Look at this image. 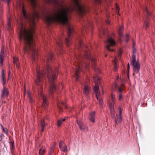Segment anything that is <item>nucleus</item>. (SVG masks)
Instances as JSON below:
<instances>
[{
    "mask_svg": "<svg viewBox=\"0 0 155 155\" xmlns=\"http://www.w3.org/2000/svg\"><path fill=\"white\" fill-rule=\"evenodd\" d=\"M2 81L3 85H4L6 83L5 78V74L4 71L2 70Z\"/></svg>",
    "mask_w": 155,
    "mask_h": 155,
    "instance_id": "nucleus-17",
    "label": "nucleus"
},
{
    "mask_svg": "<svg viewBox=\"0 0 155 155\" xmlns=\"http://www.w3.org/2000/svg\"><path fill=\"white\" fill-rule=\"evenodd\" d=\"M93 78H94V81L95 84V85L94 88V91L95 93L97 98L98 100V96H100V93L99 91V88L98 84H100L101 79L97 75H96V76H94Z\"/></svg>",
    "mask_w": 155,
    "mask_h": 155,
    "instance_id": "nucleus-4",
    "label": "nucleus"
},
{
    "mask_svg": "<svg viewBox=\"0 0 155 155\" xmlns=\"http://www.w3.org/2000/svg\"><path fill=\"white\" fill-rule=\"evenodd\" d=\"M3 52L2 51V53L0 54V65L1 67L2 66L3 59L4 58V54H3Z\"/></svg>",
    "mask_w": 155,
    "mask_h": 155,
    "instance_id": "nucleus-20",
    "label": "nucleus"
},
{
    "mask_svg": "<svg viewBox=\"0 0 155 155\" xmlns=\"http://www.w3.org/2000/svg\"><path fill=\"white\" fill-rule=\"evenodd\" d=\"M119 7H118V6L117 5L116 6V11H117V12L118 13V14H119Z\"/></svg>",
    "mask_w": 155,
    "mask_h": 155,
    "instance_id": "nucleus-34",
    "label": "nucleus"
},
{
    "mask_svg": "<svg viewBox=\"0 0 155 155\" xmlns=\"http://www.w3.org/2000/svg\"><path fill=\"white\" fill-rule=\"evenodd\" d=\"M56 143H54V144L53 146L52 147H51V148H50V151H49V154H50L49 155H51L50 154H52L53 152H54L53 148L54 147V146L56 145Z\"/></svg>",
    "mask_w": 155,
    "mask_h": 155,
    "instance_id": "nucleus-26",
    "label": "nucleus"
},
{
    "mask_svg": "<svg viewBox=\"0 0 155 155\" xmlns=\"http://www.w3.org/2000/svg\"><path fill=\"white\" fill-rule=\"evenodd\" d=\"M97 3H100L101 2V0H95Z\"/></svg>",
    "mask_w": 155,
    "mask_h": 155,
    "instance_id": "nucleus-39",
    "label": "nucleus"
},
{
    "mask_svg": "<svg viewBox=\"0 0 155 155\" xmlns=\"http://www.w3.org/2000/svg\"><path fill=\"white\" fill-rule=\"evenodd\" d=\"M59 147L64 152L67 150V146L64 145L63 142H61L60 143Z\"/></svg>",
    "mask_w": 155,
    "mask_h": 155,
    "instance_id": "nucleus-13",
    "label": "nucleus"
},
{
    "mask_svg": "<svg viewBox=\"0 0 155 155\" xmlns=\"http://www.w3.org/2000/svg\"><path fill=\"white\" fill-rule=\"evenodd\" d=\"M90 89V87L87 85H85L84 89V93L87 95L89 94Z\"/></svg>",
    "mask_w": 155,
    "mask_h": 155,
    "instance_id": "nucleus-15",
    "label": "nucleus"
},
{
    "mask_svg": "<svg viewBox=\"0 0 155 155\" xmlns=\"http://www.w3.org/2000/svg\"><path fill=\"white\" fill-rule=\"evenodd\" d=\"M95 69H97V70H96L97 71H99V69L97 67H95Z\"/></svg>",
    "mask_w": 155,
    "mask_h": 155,
    "instance_id": "nucleus-41",
    "label": "nucleus"
},
{
    "mask_svg": "<svg viewBox=\"0 0 155 155\" xmlns=\"http://www.w3.org/2000/svg\"><path fill=\"white\" fill-rule=\"evenodd\" d=\"M129 36L128 35H126L125 36L126 37V41L127 42L128 41V38Z\"/></svg>",
    "mask_w": 155,
    "mask_h": 155,
    "instance_id": "nucleus-31",
    "label": "nucleus"
},
{
    "mask_svg": "<svg viewBox=\"0 0 155 155\" xmlns=\"http://www.w3.org/2000/svg\"><path fill=\"white\" fill-rule=\"evenodd\" d=\"M46 72L45 75L48 77L49 82L51 83L50 92L52 93L55 89V86L54 83V81L57 78V74L58 71V67L53 69L52 68L51 65L47 64Z\"/></svg>",
    "mask_w": 155,
    "mask_h": 155,
    "instance_id": "nucleus-1",
    "label": "nucleus"
},
{
    "mask_svg": "<svg viewBox=\"0 0 155 155\" xmlns=\"http://www.w3.org/2000/svg\"><path fill=\"white\" fill-rule=\"evenodd\" d=\"M36 71L37 79L35 81V82L37 85H40L38 88V95L42 97L43 100V103L42 104V107H45L47 104L46 102L47 98L43 96L42 94V87L41 85V79L43 76V73L40 70L39 67L37 68Z\"/></svg>",
    "mask_w": 155,
    "mask_h": 155,
    "instance_id": "nucleus-2",
    "label": "nucleus"
},
{
    "mask_svg": "<svg viewBox=\"0 0 155 155\" xmlns=\"http://www.w3.org/2000/svg\"><path fill=\"white\" fill-rule=\"evenodd\" d=\"M77 122L81 131L84 132H86L87 131L88 128V127L82 121L80 120L78 121V120H77Z\"/></svg>",
    "mask_w": 155,
    "mask_h": 155,
    "instance_id": "nucleus-9",
    "label": "nucleus"
},
{
    "mask_svg": "<svg viewBox=\"0 0 155 155\" xmlns=\"http://www.w3.org/2000/svg\"><path fill=\"white\" fill-rule=\"evenodd\" d=\"M81 41H80V46H81Z\"/></svg>",
    "mask_w": 155,
    "mask_h": 155,
    "instance_id": "nucleus-43",
    "label": "nucleus"
},
{
    "mask_svg": "<svg viewBox=\"0 0 155 155\" xmlns=\"http://www.w3.org/2000/svg\"><path fill=\"white\" fill-rule=\"evenodd\" d=\"M44 127H41V131L43 132L44 131Z\"/></svg>",
    "mask_w": 155,
    "mask_h": 155,
    "instance_id": "nucleus-42",
    "label": "nucleus"
},
{
    "mask_svg": "<svg viewBox=\"0 0 155 155\" xmlns=\"http://www.w3.org/2000/svg\"><path fill=\"white\" fill-rule=\"evenodd\" d=\"M117 60L116 57H115L114 58V60L113 61V63L114 64V71H117L118 70V65H117Z\"/></svg>",
    "mask_w": 155,
    "mask_h": 155,
    "instance_id": "nucleus-16",
    "label": "nucleus"
},
{
    "mask_svg": "<svg viewBox=\"0 0 155 155\" xmlns=\"http://www.w3.org/2000/svg\"><path fill=\"white\" fill-rule=\"evenodd\" d=\"M95 112L94 111L91 112L90 114V120L93 123L95 122Z\"/></svg>",
    "mask_w": 155,
    "mask_h": 155,
    "instance_id": "nucleus-12",
    "label": "nucleus"
},
{
    "mask_svg": "<svg viewBox=\"0 0 155 155\" xmlns=\"http://www.w3.org/2000/svg\"><path fill=\"white\" fill-rule=\"evenodd\" d=\"M148 23H149L147 21H146L144 23V25L145 26V28L146 29L148 27Z\"/></svg>",
    "mask_w": 155,
    "mask_h": 155,
    "instance_id": "nucleus-32",
    "label": "nucleus"
},
{
    "mask_svg": "<svg viewBox=\"0 0 155 155\" xmlns=\"http://www.w3.org/2000/svg\"><path fill=\"white\" fill-rule=\"evenodd\" d=\"M87 48H84V56L85 58L88 59H90L91 60L93 64H94V62L95 61V59L94 58H91L89 55V52L87 50Z\"/></svg>",
    "mask_w": 155,
    "mask_h": 155,
    "instance_id": "nucleus-10",
    "label": "nucleus"
},
{
    "mask_svg": "<svg viewBox=\"0 0 155 155\" xmlns=\"http://www.w3.org/2000/svg\"><path fill=\"white\" fill-rule=\"evenodd\" d=\"M11 25V22H10V20H9V18L8 20V26L9 27ZM8 29H9V28H8Z\"/></svg>",
    "mask_w": 155,
    "mask_h": 155,
    "instance_id": "nucleus-33",
    "label": "nucleus"
},
{
    "mask_svg": "<svg viewBox=\"0 0 155 155\" xmlns=\"http://www.w3.org/2000/svg\"><path fill=\"white\" fill-rule=\"evenodd\" d=\"M118 109L119 110V114L118 115L117 114V118L119 120L120 123H121L122 121V118L121 117L122 110L121 108L120 107H118Z\"/></svg>",
    "mask_w": 155,
    "mask_h": 155,
    "instance_id": "nucleus-18",
    "label": "nucleus"
},
{
    "mask_svg": "<svg viewBox=\"0 0 155 155\" xmlns=\"http://www.w3.org/2000/svg\"><path fill=\"white\" fill-rule=\"evenodd\" d=\"M18 58L17 57H14V63L15 64H17V62L18 61Z\"/></svg>",
    "mask_w": 155,
    "mask_h": 155,
    "instance_id": "nucleus-28",
    "label": "nucleus"
},
{
    "mask_svg": "<svg viewBox=\"0 0 155 155\" xmlns=\"http://www.w3.org/2000/svg\"><path fill=\"white\" fill-rule=\"evenodd\" d=\"M102 91L103 93H104V91L103 90V89L102 88Z\"/></svg>",
    "mask_w": 155,
    "mask_h": 155,
    "instance_id": "nucleus-47",
    "label": "nucleus"
},
{
    "mask_svg": "<svg viewBox=\"0 0 155 155\" xmlns=\"http://www.w3.org/2000/svg\"><path fill=\"white\" fill-rule=\"evenodd\" d=\"M10 72L9 71V73H8V78L9 77V76H10Z\"/></svg>",
    "mask_w": 155,
    "mask_h": 155,
    "instance_id": "nucleus-45",
    "label": "nucleus"
},
{
    "mask_svg": "<svg viewBox=\"0 0 155 155\" xmlns=\"http://www.w3.org/2000/svg\"><path fill=\"white\" fill-rule=\"evenodd\" d=\"M122 51H123L122 49L121 48H120L119 50V53H118V56H120L121 55L122 53Z\"/></svg>",
    "mask_w": 155,
    "mask_h": 155,
    "instance_id": "nucleus-30",
    "label": "nucleus"
},
{
    "mask_svg": "<svg viewBox=\"0 0 155 155\" xmlns=\"http://www.w3.org/2000/svg\"><path fill=\"white\" fill-rule=\"evenodd\" d=\"M117 82L115 81L112 85L111 89V92L113 93L114 92L116 91V90L117 87Z\"/></svg>",
    "mask_w": 155,
    "mask_h": 155,
    "instance_id": "nucleus-14",
    "label": "nucleus"
},
{
    "mask_svg": "<svg viewBox=\"0 0 155 155\" xmlns=\"http://www.w3.org/2000/svg\"><path fill=\"white\" fill-rule=\"evenodd\" d=\"M129 68H130V66H129V64L128 63V67H127V74H128V73H129Z\"/></svg>",
    "mask_w": 155,
    "mask_h": 155,
    "instance_id": "nucleus-37",
    "label": "nucleus"
},
{
    "mask_svg": "<svg viewBox=\"0 0 155 155\" xmlns=\"http://www.w3.org/2000/svg\"><path fill=\"white\" fill-rule=\"evenodd\" d=\"M118 99L119 100L121 101L122 100V94H119Z\"/></svg>",
    "mask_w": 155,
    "mask_h": 155,
    "instance_id": "nucleus-29",
    "label": "nucleus"
},
{
    "mask_svg": "<svg viewBox=\"0 0 155 155\" xmlns=\"http://www.w3.org/2000/svg\"><path fill=\"white\" fill-rule=\"evenodd\" d=\"M45 147H42L41 148L39 151V155H43L45 152Z\"/></svg>",
    "mask_w": 155,
    "mask_h": 155,
    "instance_id": "nucleus-22",
    "label": "nucleus"
},
{
    "mask_svg": "<svg viewBox=\"0 0 155 155\" xmlns=\"http://www.w3.org/2000/svg\"><path fill=\"white\" fill-rule=\"evenodd\" d=\"M93 68L94 69V70H95V69L94 68H93Z\"/></svg>",
    "mask_w": 155,
    "mask_h": 155,
    "instance_id": "nucleus-49",
    "label": "nucleus"
},
{
    "mask_svg": "<svg viewBox=\"0 0 155 155\" xmlns=\"http://www.w3.org/2000/svg\"><path fill=\"white\" fill-rule=\"evenodd\" d=\"M99 101V104L100 105V108L103 107V101L102 99L100 97V96H98V100H97Z\"/></svg>",
    "mask_w": 155,
    "mask_h": 155,
    "instance_id": "nucleus-23",
    "label": "nucleus"
},
{
    "mask_svg": "<svg viewBox=\"0 0 155 155\" xmlns=\"http://www.w3.org/2000/svg\"><path fill=\"white\" fill-rule=\"evenodd\" d=\"M115 122L116 124H117V120H115Z\"/></svg>",
    "mask_w": 155,
    "mask_h": 155,
    "instance_id": "nucleus-48",
    "label": "nucleus"
},
{
    "mask_svg": "<svg viewBox=\"0 0 155 155\" xmlns=\"http://www.w3.org/2000/svg\"><path fill=\"white\" fill-rule=\"evenodd\" d=\"M3 131L4 132V133L7 134V129H4V128H3Z\"/></svg>",
    "mask_w": 155,
    "mask_h": 155,
    "instance_id": "nucleus-38",
    "label": "nucleus"
},
{
    "mask_svg": "<svg viewBox=\"0 0 155 155\" xmlns=\"http://www.w3.org/2000/svg\"><path fill=\"white\" fill-rule=\"evenodd\" d=\"M110 98L112 102L111 103L110 101L108 102V104L110 108L111 114V115L114 117H115V110L114 107V102L116 101L115 94L114 93V92H112L111 94Z\"/></svg>",
    "mask_w": 155,
    "mask_h": 155,
    "instance_id": "nucleus-5",
    "label": "nucleus"
},
{
    "mask_svg": "<svg viewBox=\"0 0 155 155\" xmlns=\"http://www.w3.org/2000/svg\"><path fill=\"white\" fill-rule=\"evenodd\" d=\"M133 75H134V73H133Z\"/></svg>",
    "mask_w": 155,
    "mask_h": 155,
    "instance_id": "nucleus-50",
    "label": "nucleus"
},
{
    "mask_svg": "<svg viewBox=\"0 0 155 155\" xmlns=\"http://www.w3.org/2000/svg\"><path fill=\"white\" fill-rule=\"evenodd\" d=\"M53 58V55L52 54H50L49 56V58H50L51 59H52Z\"/></svg>",
    "mask_w": 155,
    "mask_h": 155,
    "instance_id": "nucleus-36",
    "label": "nucleus"
},
{
    "mask_svg": "<svg viewBox=\"0 0 155 155\" xmlns=\"http://www.w3.org/2000/svg\"><path fill=\"white\" fill-rule=\"evenodd\" d=\"M106 47L107 49L110 51H113V49H111L110 47L115 46L116 43L112 38H109L105 42Z\"/></svg>",
    "mask_w": 155,
    "mask_h": 155,
    "instance_id": "nucleus-6",
    "label": "nucleus"
},
{
    "mask_svg": "<svg viewBox=\"0 0 155 155\" xmlns=\"http://www.w3.org/2000/svg\"><path fill=\"white\" fill-rule=\"evenodd\" d=\"M56 44L58 46L59 48L61 47V46L62 44V41H61L60 38H58L56 40Z\"/></svg>",
    "mask_w": 155,
    "mask_h": 155,
    "instance_id": "nucleus-21",
    "label": "nucleus"
},
{
    "mask_svg": "<svg viewBox=\"0 0 155 155\" xmlns=\"http://www.w3.org/2000/svg\"><path fill=\"white\" fill-rule=\"evenodd\" d=\"M132 60V64L134 66L133 71L135 73H138L140 68V64L138 61H136L135 56H133Z\"/></svg>",
    "mask_w": 155,
    "mask_h": 155,
    "instance_id": "nucleus-7",
    "label": "nucleus"
},
{
    "mask_svg": "<svg viewBox=\"0 0 155 155\" xmlns=\"http://www.w3.org/2000/svg\"><path fill=\"white\" fill-rule=\"evenodd\" d=\"M118 89L119 94L120 93L122 94V92L125 90L124 85L122 84L120 86L118 87Z\"/></svg>",
    "mask_w": 155,
    "mask_h": 155,
    "instance_id": "nucleus-19",
    "label": "nucleus"
},
{
    "mask_svg": "<svg viewBox=\"0 0 155 155\" xmlns=\"http://www.w3.org/2000/svg\"><path fill=\"white\" fill-rule=\"evenodd\" d=\"M30 98V101L31 102H32V99L31 98Z\"/></svg>",
    "mask_w": 155,
    "mask_h": 155,
    "instance_id": "nucleus-46",
    "label": "nucleus"
},
{
    "mask_svg": "<svg viewBox=\"0 0 155 155\" xmlns=\"http://www.w3.org/2000/svg\"><path fill=\"white\" fill-rule=\"evenodd\" d=\"M145 10L147 15H148L149 14V13L147 8H146Z\"/></svg>",
    "mask_w": 155,
    "mask_h": 155,
    "instance_id": "nucleus-40",
    "label": "nucleus"
},
{
    "mask_svg": "<svg viewBox=\"0 0 155 155\" xmlns=\"http://www.w3.org/2000/svg\"><path fill=\"white\" fill-rule=\"evenodd\" d=\"M136 52V50L134 48H133V56H132V57H133V56L134 55V56L135 55H134V54Z\"/></svg>",
    "mask_w": 155,
    "mask_h": 155,
    "instance_id": "nucleus-35",
    "label": "nucleus"
},
{
    "mask_svg": "<svg viewBox=\"0 0 155 155\" xmlns=\"http://www.w3.org/2000/svg\"><path fill=\"white\" fill-rule=\"evenodd\" d=\"M65 120V118L61 119V120H59L57 122V125L59 127L61 126V125Z\"/></svg>",
    "mask_w": 155,
    "mask_h": 155,
    "instance_id": "nucleus-24",
    "label": "nucleus"
},
{
    "mask_svg": "<svg viewBox=\"0 0 155 155\" xmlns=\"http://www.w3.org/2000/svg\"><path fill=\"white\" fill-rule=\"evenodd\" d=\"M106 23L108 24H109L110 23V21H109L107 20L106 21Z\"/></svg>",
    "mask_w": 155,
    "mask_h": 155,
    "instance_id": "nucleus-44",
    "label": "nucleus"
},
{
    "mask_svg": "<svg viewBox=\"0 0 155 155\" xmlns=\"http://www.w3.org/2000/svg\"><path fill=\"white\" fill-rule=\"evenodd\" d=\"M123 30H124V27L123 26H122L120 27V28H119V35H120V37H121V36H122V35H123L122 33H123Z\"/></svg>",
    "mask_w": 155,
    "mask_h": 155,
    "instance_id": "nucleus-25",
    "label": "nucleus"
},
{
    "mask_svg": "<svg viewBox=\"0 0 155 155\" xmlns=\"http://www.w3.org/2000/svg\"><path fill=\"white\" fill-rule=\"evenodd\" d=\"M68 38H66L65 40L68 46H69V43L70 42L71 39L70 37L71 36V34L73 30L72 28L71 27L69 24L68 23Z\"/></svg>",
    "mask_w": 155,
    "mask_h": 155,
    "instance_id": "nucleus-8",
    "label": "nucleus"
},
{
    "mask_svg": "<svg viewBox=\"0 0 155 155\" xmlns=\"http://www.w3.org/2000/svg\"><path fill=\"white\" fill-rule=\"evenodd\" d=\"M41 127H44L45 126V124L44 122V120H42L41 121Z\"/></svg>",
    "mask_w": 155,
    "mask_h": 155,
    "instance_id": "nucleus-27",
    "label": "nucleus"
},
{
    "mask_svg": "<svg viewBox=\"0 0 155 155\" xmlns=\"http://www.w3.org/2000/svg\"><path fill=\"white\" fill-rule=\"evenodd\" d=\"M8 94L9 92L8 91V89L5 87H4L2 91L1 97L2 98L5 96H8Z\"/></svg>",
    "mask_w": 155,
    "mask_h": 155,
    "instance_id": "nucleus-11",
    "label": "nucleus"
},
{
    "mask_svg": "<svg viewBox=\"0 0 155 155\" xmlns=\"http://www.w3.org/2000/svg\"><path fill=\"white\" fill-rule=\"evenodd\" d=\"M77 61H76L75 65L76 66V69L74 73V76L77 81H78L79 76L78 72L80 70V67H83L87 68L88 66L89 65V63L86 62L85 61L83 60L82 59H80L79 58H77Z\"/></svg>",
    "mask_w": 155,
    "mask_h": 155,
    "instance_id": "nucleus-3",
    "label": "nucleus"
}]
</instances>
